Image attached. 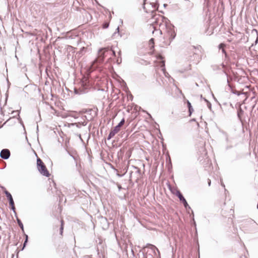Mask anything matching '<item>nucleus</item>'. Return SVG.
Instances as JSON below:
<instances>
[{"instance_id":"24","label":"nucleus","mask_w":258,"mask_h":258,"mask_svg":"<svg viewBox=\"0 0 258 258\" xmlns=\"http://www.w3.org/2000/svg\"><path fill=\"white\" fill-rule=\"evenodd\" d=\"M109 23L107 22H104L102 25V28L103 29H106L109 27Z\"/></svg>"},{"instance_id":"20","label":"nucleus","mask_w":258,"mask_h":258,"mask_svg":"<svg viewBox=\"0 0 258 258\" xmlns=\"http://www.w3.org/2000/svg\"><path fill=\"white\" fill-rule=\"evenodd\" d=\"M182 204L186 210H187L191 209L190 207L189 206L186 201H185V202H183Z\"/></svg>"},{"instance_id":"25","label":"nucleus","mask_w":258,"mask_h":258,"mask_svg":"<svg viewBox=\"0 0 258 258\" xmlns=\"http://www.w3.org/2000/svg\"><path fill=\"white\" fill-rule=\"evenodd\" d=\"M144 258H154L152 254L147 253H146L145 254H144Z\"/></svg>"},{"instance_id":"52","label":"nucleus","mask_w":258,"mask_h":258,"mask_svg":"<svg viewBox=\"0 0 258 258\" xmlns=\"http://www.w3.org/2000/svg\"><path fill=\"white\" fill-rule=\"evenodd\" d=\"M221 185L222 186H223L224 187H225V185H224V184L223 183H221Z\"/></svg>"},{"instance_id":"45","label":"nucleus","mask_w":258,"mask_h":258,"mask_svg":"<svg viewBox=\"0 0 258 258\" xmlns=\"http://www.w3.org/2000/svg\"><path fill=\"white\" fill-rule=\"evenodd\" d=\"M196 119L195 118H192L190 120V121H196Z\"/></svg>"},{"instance_id":"42","label":"nucleus","mask_w":258,"mask_h":258,"mask_svg":"<svg viewBox=\"0 0 258 258\" xmlns=\"http://www.w3.org/2000/svg\"><path fill=\"white\" fill-rule=\"evenodd\" d=\"M169 164H170V166H172L171 161L170 157H169Z\"/></svg>"},{"instance_id":"30","label":"nucleus","mask_w":258,"mask_h":258,"mask_svg":"<svg viewBox=\"0 0 258 258\" xmlns=\"http://www.w3.org/2000/svg\"><path fill=\"white\" fill-rule=\"evenodd\" d=\"M20 111L19 110H16V111H13L12 113V114H14L15 115H14V116H15V115H19L20 114Z\"/></svg>"},{"instance_id":"31","label":"nucleus","mask_w":258,"mask_h":258,"mask_svg":"<svg viewBox=\"0 0 258 258\" xmlns=\"http://www.w3.org/2000/svg\"><path fill=\"white\" fill-rule=\"evenodd\" d=\"M187 105L188 109L192 107L190 102L188 100L187 101Z\"/></svg>"},{"instance_id":"11","label":"nucleus","mask_w":258,"mask_h":258,"mask_svg":"<svg viewBox=\"0 0 258 258\" xmlns=\"http://www.w3.org/2000/svg\"><path fill=\"white\" fill-rule=\"evenodd\" d=\"M8 201L11 209L13 211L14 213H15V206L13 198L8 200Z\"/></svg>"},{"instance_id":"29","label":"nucleus","mask_w":258,"mask_h":258,"mask_svg":"<svg viewBox=\"0 0 258 258\" xmlns=\"http://www.w3.org/2000/svg\"><path fill=\"white\" fill-rule=\"evenodd\" d=\"M193 111H194V109H193L192 107L188 109V113H189L188 115L189 116H191V115Z\"/></svg>"},{"instance_id":"21","label":"nucleus","mask_w":258,"mask_h":258,"mask_svg":"<svg viewBox=\"0 0 258 258\" xmlns=\"http://www.w3.org/2000/svg\"><path fill=\"white\" fill-rule=\"evenodd\" d=\"M133 167L135 169V174H137L138 175H140L141 174V170L140 168L134 166H133Z\"/></svg>"},{"instance_id":"23","label":"nucleus","mask_w":258,"mask_h":258,"mask_svg":"<svg viewBox=\"0 0 258 258\" xmlns=\"http://www.w3.org/2000/svg\"><path fill=\"white\" fill-rule=\"evenodd\" d=\"M211 67L214 71L219 70L220 69V67L217 65H212Z\"/></svg>"},{"instance_id":"63","label":"nucleus","mask_w":258,"mask_h":258,"mask_svg":"<svg viewBox=\"0 0 258 258\" xmlns=\"http://www.w3.org/2000/svg\"><path fill=\"white\" fill-rule=\"evenodd\" d=\"M153 26V28L155 29V27H154V26L153 25V26Z\"/></svg>"},{"instance_id":"33","label":"nucleus","mask_w":258,"mask_h":258,"mask_svg":"<svg viewBox=\"0 0 258 258\" xmlns=\"http://www.w3.org/2000/svg\"><path fill=\"white\" fill-rule=\"evenodd\" d=\"M149 42H150V44H154V38H151V39L150 40Z\"/></svg>"},{"instance_id":"50","label":"nucleus","mask_w":258,"mask_h":258,"mask_svg":"<svg viewBox=\"0 0 258 258\" xmlns=\"http://www.w3.org/2000/svg\"><path fill=\"white\" fill-rule=\"evenodd\" d=\"M131 252H132V253L133 255H134V251H133V249H132V248H131Z\"/></svg>"},{"instance_id":"64","label":"nucleus","mask_w":258,"mask_h":258,"mask_svg":"<svg viewBox=\"0 0 258 258\" xmlns=\"http://www.w3.org/2000/svg\"><path fill=\"white\" fill-rule=\"evenodd\" d=\"M257 209H258V204H257Z\"/></svg>"},{"instance_id":"56","label":"nucleus","mask_w":258,"mask_h":258,"mask_svg":"<svg viewBox=\"0 0 258 258\" xmlns=\"http://www.w3.org/2000/svg\"><path fill=\"white\" fill-rule=\"evenodd\" d=\"M213 97H214V100H216V101H217V99H216V98H215L214 96H213Z\"/></svg>"},{"instance_id":"34","label":"nucleus","mask_w":258,"mask_h":258,"mask_svg":"<svg viewBox=\"0 0 258 258\" xmlns=\"http://www.w3.org/2000/svg\"><path fill=\"white\" fill-rule=\"evenodd\" d=\"M117 185L118 190L120 191L121 190V189L122 188L121 185L119 184H117Z\"/></svg>"},{"instance_id":"4","label":"nucleus","mask_w":258,"mask_h":258,"mask_svg":"<svg viewBox=\"0 0 258 258\" xmlns=\"http://www.w3.org/2000/svg\"><path fill=\"white\" fill-rule=\"evenodd\" d=\"M37 167L39 172L43 176L47 177L50 176V173L46 167L44 163L39 158H37Z\"/></svg>"},{"instance_id":"39","label":"nucleus","mask_w":258,"mask_h":258,"mask_svg":"<svg viewBox=\"0 0 258 258\" xmlns=\"http://www.w3.org/2000/svg\"><path fill=\"white\" fill-rule=\"evenodd\" d=\"M116 175H117V176H118V177H122L123 175V174H119V173H116Z\"/></svg>"},{"instance_id":"18","label":"nucleus","mask_w":258,"mask_h":258,"mask_svg":"<svg viewBox=\"0 0 258 258\" xmlns=\"http://www.w3.org/2000/svg\"><path fill=\"white\" fill-rule=\"evenodd\" d=\"M185 5L187 6L189 9H191L194 6V4L190 2L189 0H184Z\"/></svg>"},{"instance_id":"47","label":"nucleus","mask_w":258,"mask_h":258,"mask_svg":"<svg viewBox=\"0 0 258 258\" xmlns=\"http://www.w3.org/2000/svg\"><path fill=\"white\" fill-rule=\"evenodd\" d=\"M118 55L119 56V57H120V55H121V51H119L118 52Z\"/></svg>"},{"instance_id":"54","label":"nucleus","mask_w":258,"mask_h":258,"mask_svg":"<svg viewBox=\"0 0 258 258\" xmlns=\"http://www.w3.org/2000/svg\"><path fill=\"white\" fill-rule=\"evenodd\" d=\"M148 114L149 115V116L151 118L152 117V116H151V114H150L148 113Z\"/></svg>"},{"instance_id":"57","label":"nucleus","mask_w":258,"mask_h":258,"mask_svg":"<svg viewBox=\"0 0 258 258\" xmlns=\"http://www.w3.org/2000/svg\"><path fill=\"white\" fill-rule=\"evenodd\" d=\"M213 97H214V100H216V101H217V99H216V98H215L214 96H213Z\"/></svg>"},{"instance_id":"40","label":"nucleus","mask_w":258,"mask_h":258,"mask_svg":"<svg viewBox=\"0 0 258 258\" xmlns=\"http://www.w3.org/2000/svg\"><path fill=\"white\" fill-rule=\"evenodd\" d=\"M78 137H79V138H80V139L81 140V141L83 142V139H82V137H81V134H79V135H78Z\"/></svg>"},{"instance_id":"61","label":"nucleus","mask_w":258,"mask_h":258,"mask_svg":"<svg viewBox=\"0 0 258 258\" xmlns=\"http://www.w3.org/2000/svg\"><path fill=\"white\" fill-rule=\"evenodd\" d=\"M253 30H254L255 31H256V32H257V30L256 29H254Z\"/></svg>"},{"instance_id":"49","label":"nucleus","mask_w":258,"mask_h":258,"mask_svg":"<svg viewBox=\"0 0 258 258\" xmlns=\"http://www.w3.org/2000/svg\"><path fill=\"white\" fill-rule=\"evenodd\" d=\"M200 47H201V46H197V47H196L195 46H194V48L195 49L199 48H200Z\"/></svg>"},{"instance_id":"44","label":"nucleus","mask_w":258,"mask_h":258,"mask_svg":"<svg viewBox=\"0 0 258 258\" xmlns=\"http://www.w3.org/2000/svg\"><path fill=\"white\" fill-rule=\"evenodd\" d=\"M82 118H83V119H87V116H86V115L83 116L82 117Z\"/></svg>"},{"instance_id":"1","label":"nucleus","mask_w":258,"mask_h":258,"mask_svg":"<svg viewBox=\"0 0 258 258\" xmlns=\"http://www.w3.org/2000/svg\"><path fill=\"white\" fill-rule=\"evenodd\" d=\"M155 21H154V23H156L157 24H158V21H159L160 19H162L163 22H164L163 19L165 20V24L164 25L165 26L166 32L167 33L166 36L170 40V43L171 41H172L176 36V33L174 31V26L170 23L169 20H168L167 18L161 17L160 15H158L157 17L155 18ZM162 25V24L160 23L159 24L160 27H161Z\"/></svg>"},{"instance_id":"51","label":"nucleus","mask_w":258,"mask_h":258,"mask_svg":"<svg viewBox=\"0 0 258 258\" xmlns=\"http://www.w3.org/2000/svg\"><path fill=\"white\" fill-rule=\"evenodd\" d=\"M258 42V39L257 38L256 40L255 41V43L256 44Z\"/></svg>"},{"instance_id":"28","label":"nucleus","mask_w":258,"mask_h":258,"mask_svg":"<svg viewBox=\"0 0 258 258\" xmlns=\"http://www.w3.org/2000/svg\"><path fill=\"white\" fill-rule=\"evenodd\" d=\"M122 59L121 57H118L116 59V63L117 64H120L121 63Z\"/></svg>"},{"instance_id":"10","label":"nucleus","mask_w":258,"mask_h":258,"mask_svg":"<svg viewBox=\"0 0 258 258\" xmlns=\"http://www.w3.org/2000/svg\"><path fill=\"white\" fill-rule=\"evenodd\" d=\"M1 188L3 190L4 193L5 194L6 197L7 198L8 200H9L13 198V197L11 193L9 191H8L5 187L2 186Z\"/></svg>"},{"instance_id":"43","label":"nucleus","mask_w":258,"mask_h":258,"mask_svg":"<svg viewBox=\"0 0 258 258\" xmlns=\"http://www.w3.org/2000/svg\"><path fill=\"white\" fill-rule=\"evenodd\" d=\"M116 31H117V33L119 32V27H117V28H116Z\"/></svg>"},{"instance_id":"62","label":"nucleus","mask_w":258,"mask_h":258,"mask_svg":"<svg viewBox=\"0 0 258 258\" xmlns=\"http://www.w3.org/2000/svg\"><path fill=\"white\" fill-rule=\"evenodd\" d=\"M131 97H132L133 98V95H131Z\"/></svg>"},{"instance_id":"58","label":"nucleus","mask_w":258,"mask_h":258,"mask_svg":"<svg viewBox=\"0 0 258 258\" xmlns=\"http://www.w3.org/2000/svg\"><path fill=\"white\" fill-rule=\"evenodd\" d=\"M159 32H160V33L161 34H162V31H161V30H160Z\"/></svg>"},{"instance_id":"59","label":"nucleus","mask_w":258,"mask_h":258,"mask_svg":"<svg viewBox=\"0 0 258 258\" xmlns=\"http://www.w3.org/2000/svg\"><path fill=\"white\" fill-rule=\"evenodd\" d=\"M37 130H38V126H37Z\"/></svg>"},{"instance_id":"15","label":"nucleus","mask_w":258,"mask_h":258,"mask_svg":"<svg viewBox=\"0 0 258 258\" xmlns=\"http://www.w3.org/2000/svg\"><path fill=\"white\" fill-rule=\"evenodd\" d=\"M93 111V110L92 109H84L80 111V113H87L91 114L92 111Z\"/></svg>"},{"instance_id":"3","label":"nucleus","mask_w":258,"mask_h":258,"mask_svg":"<svg viewBox=\"0 0 258 258\" xmlns=\"http://www.w3.org/2000/svg\"><path fill=\"white\" fill-rule=\"evenodd\" d=\"M91 88V85L87 80L81 81L79 88H74V93L76 94L81 95L87 93Z\"/></svg>"},{"instance_id":"7","label":"nucleus","mask_w":258,"mask_h":258,"mask_svg":"<svg viewBox=\"0 0 258 258\" xmlns=\"http://www.w3.org/2000/svg\"><path fill=\"white\" fill-rule=\"evenodd\" d=\"M69 155L74 160L76 166L77 165V161L79 159V156L75 150H66Z\"/></svg>"},{"instance_id":"35","label":"nucleus","mask_w":258,"mask_h":258,"mask_svg":"<svg viewBox=\"0 0 258 258\" xmlns=\"http://www.w3.org/2000/svg\"><path fill=\"white\" fill-rule=\"evenodd\" d=\"M157 58L158 59H162L163 58V57L160 54H159L158 56H157Z\"/></svg>"},{"instance_id":"32","label":"nucleus","mask_w":258,"mask_h":258,"mask_svg":"<svg viewBox=\"0 0 258 258\" xmlns=\"http://www.w3.org/2000/svg\"><path fill=\"white\" fill-rule=\"evenodd\" d=\"M201 98L203 99L205 102H208V101L206 98L203 97L202 95H201Z\"/></svg>"},{"instance_id":"17","label":"nucleus","mask_w":258,"mask_h":258,"mask_svg":"<svg viewBox=\"0 0 258 258\" xmlns=\"http://www.w3.org/2000/svg\"><path fill=\"white\" fill-rule=\"evenodd\" d=\"M17 223H18L19 226L20 227V228L23 231H24V226H23V224L21 220L18 217H17Z\"/></svg>"},{"instance_id":"46","label":"nucleus","mask_w":258,"mask_h":258,"mask_svg":"<svg viewBox=\"0 0 258 258\" xmlns=\"http://www.w3.org/2000/svg\"><path fill=\"white\" fill-rule=\"evenodd\" d=\"M73 117H74L75 118H78V116H76V115H73L72 116Z\"/></svg>"},{"instance_id":"9","label":"nucleus","mask_w":258,"mask_h":258,"mask_svg":"<svg viewBox=\"0 0 258 258\" xmlns=\"http://www.w3.org/2000/svg\"><path fill=\"white\" fill-rule=\"evenodd\" d=\"M87 124V122L85 121H81L78 122L72 123L71 124L72 126H76L78 128H81L82 126H85Z\"/></svg>"},{"instance_id":"38","label":"nucleus","mask_w":258,"mask_h":258,"mask_svg":"<svg viewBox=\"0 0 258 258\" xmlns=\"http://www.w3.org/2000/svg\"><path fill=\"white\" fill-rule=\"evenodd\" d=\"M208 185L209 186H210L211 185V180L208 179Z\"/></svg>"},{"instance_id":"13","label":"nucleus","mask_w":258,"mask_h":258,"mask_svg":"<svg viewBox=\"0 0 258 258\" xmlns=\"http://www.w3.org/2000/svg\"><path fill=\"white\" fill-rule=\"evenodd\" d=\"M243 114V110L242 109L241 107H239L237 110V115L239 119H241V116Z\"/></svg>"},{"instance_id":"48","label":"nucleus","mask_w":258,"mask_h":258,"mask_svg":"<svg viewBox=\"0 0 258 258\" xmlns=\"http://www.w3.org/2000/svg\"><path fill=\"white\" fill-rule=\"evenodd\" d=\"M14 213L15 214V217H16V218H17V217H18V216H17L16 212L15 211V213Z\"/></svg>"},{"instance_id":"16","label":"nucleus","mask_w":258,"mask_h":258,"mask_svg":"<svg viewBox=\"0 0 258 258\" xmlns=\"http://www.w3.org/2000/svg\"><path fill=\"white\" fill-rule=\"evenodd\" d=\"M28 241V236L27 234H25V240L23 243V247L21 249V250H23L24 249V248L26 247Z\"/></svg>"},{"instance_id":"41","label":"nucleus","mask_w":258,"mask_h":258,"mask_svg":"<svg viewBox=\"0 0 258 258\" xmlns=\"http://www.w3.org/2000/svg\"><path fill=\"white\" fill-rule=\"evenodd\" d=\"M221 65L223 68H225L226 67V66L223 63H222Z\"/></svg>"},{"instance_id":"19","label":"nucleus","mask_w":258,"mask_h":258,"mask_svg":"<svg viewBox=\"0 0 258 258\" xmlns=\"http://www.w3.org/2000/svg\"><path fill=\"white\" fill-rule=\"evenodd\" d=\"M229 86L231 88V92H232L233 94H235V95H237V96H239V95L241 94V93H239V92L238 91H237V90H235V89H232V88L231 87V86H230V85H229Z\"/></svg>"},{"instance_id":"5","label":"nucleus","mask_w":258,"mask_h":258,"mask_svg":"<svg viewBox=\"0 0 258 258\" xmlns=\"http://www.w3.org/2000/svg\"><path fill=\"white\" fill-rule=\"evenodd\" d=\"M125 120L124 118H122L120 121L118 123V124L116 125L114 128L111 130L107 137V140H109L111 138H112L120 130V127L122 126L124 123Z\"/></svg>"},{"instance_id":"55","label":"nucleus","mask_w":258,"mask_h":258,"mask_svg":"<svg viewBox=\"0 0 258 258\" xmlns=\"http://www.w3.org/2000/svg\"><path fill=\"white\" fill-rule=\"evenodd\" d=\"M93 117V116L92 115V117L90 118V120H91Z\"/></svg>"},{"instance_id":"22","label":"nucleus","mask_w":258,"mask_h":258,"mask_svg":"<svg viewBox=\"0 0 258 258\" xmlns=\"http://www.w3.org/2000/svg\"><path fill=\"white\" fill-rule=\"evenodd\" d=\"M102 222L106 224V225H105L104 226H105L106 228L108 227L109 223L106 218H102Z\"/></svg>"},{"instance_id":"36","label":"nucleus","mask_w":258,"mask_h":258,"mask_svg":"<svg viewBox=\"0 0 258 258\" xmlns=\"http://www.w3.org/2000/svg\"><path fill=\"white\" fill-rule=\"evenodd\" d=\"M222 50V52L223 54H225V53H227V52H226V50H225V49L224 48L222 49V50Z\"/></svg>"},{"instance_id":"53","label":"nucleus","mask_w":258,"mask_h":258,"mask_svg":"<svg viewBox=\"0 0 258 258\" xmlns=\"http://www.w3.org/2000/svg\"><path fill=\"white\" fill-rule=\"evenodd\" d=\"M162 63H163L164 65H165V61L164 60H162Z\"/></svg>"},{"instance_id":"27","label":"nucleus","mask_w":258,"mask_h":258,"mask_svg":"<svg viewBox=\"0 0 258 258\" xmlns=\"http://www.w3.org/2000/svg\"><path fill=\"white\" fill-rule=\"evenodd\" d=\"M207 103V107L210 110H212V104L211 103H210V101H209V100L208 101V102H206Z\"/></svg>"},{"instance_id":"8","label":"nucleus","mask_w":258,"mask_h":258,"mask_svg":"<svg viewBox=\"0 0 258 258\" xmlns=\"http://www.w3.org/2000/svg\"><path fill=\"white\" fill-rule=\"evenodd\" d=\"M174 194L178 198L181 203L185 202V201H186L179 190L176 189Z\"/></svg>"},{"instance_id":"2","label":"nucleus","mask_w":258,"mask_h":258,"mask_svg":"<svg viewBox=\"0 0 258 258\" xmlns=\"http://www.w3.org/2000/svg\"><path fill=\"white\" fill-rule=\"evenodd\" d=\"M108 55L115 56V51L109 46L101 48L98 50L97 57L94 60L93 62L101 64L104 61L105 57Z\"/></svg>"},{"instance_id":"37","label":"nucleus","mask_w":258,"mask_h":258,"mask_svg":"<svg viewBox=\"0 0 258 258\" xmlns=\"http://www.w3.org/2000/svg\"><path fill=\"white\" fill-rule=\"evenodd\" d=\"M224 55H225V59H228V58H229V56H228V54H227V53H225V54H224Z\"/></svg>"},{"instance_id":"26","label":"nucleus","mask_w":258,"mask_h":258,"mask_svg":"<svg viewBox=\"0 0 258 258\" xmlns=\"http://www.w3.org/2000/svg\"><path fill=\"white\" fill-rule=\"evenodd\" d=\"M226 46V44L224 43H221L220 44H219V45H218V48L219 49H223V48H224V47Z\"/></svg>"},{"instance_id":"60","label":"nucleus","mask_w":258,"mask_h":258,"mask_svg":"<svg viewBox=\"0 0 258 258\" xmlns=\"http://www.w3.org/2000/svg\"><path fill=\"white\" fill-rule=\"evenodd\" d=\"M223 104H224V105H226V104H227V103H223Z\"/></svg>"},{"instance_id":"12","label":"nucleus","mask_w":258,"mask_h":258,"mask_svg":"<svg viewBox=\"0 0 258 258\" xmlns=\"http://www.w3.org/2000/svg\"><path fill=\"white\" fill-rule=\"evenodd\" d=\"M145 247H148V248L151 249L154 251V253H155V250H156L159 253V251L158 249L155 245H154L152 244L147 243L146 244Z\"/></svg>"},{"instance_id":"14","label":"nucleus","mask_w":258,"mask_h":258,"mask_svg":"<svg viewBox=\"0 0 258 258\" xmlns=\"http://www.w3.org/2000/svg\"><path fill=\"white\" fill-rule=\"evenodd\" d=\"M60 223V226L59 228V234L61 236H62L64 228V221L63 220H61Z\"/></svg>"},{"instance_id":"6","label":"nucleus","mask_w":258,"mask_h":258,"mask_svg":"<svg viewBox=\"0 0 258 258\" xmlns=\"http://www.w3.org/2000/svg\"><path fill=\"white\" fill-rule=\"evenodd\" d=\"M11 156L10 151L8 149H3L0 152V157L4 160L8 159Z\"/></svg>"}]
</instances>
